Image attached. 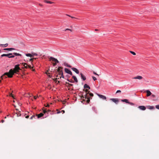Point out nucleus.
<instances>
[{"mask_svg":"<svg viewBox=\"0 0 159 159\" xmlns=\"http://www.w3.org/2000/svg\"><path fill=\"white\" fill-rule=\"evenodd\" d=\"M89 89H83V91L85 92V95H83L84 92H81L82 95L81 96V98L82 99V101H85V99H87L86 102L85 103V104L86 105L88 104H89L90 102V100L92 99V97L93 96V94L90 92L89 90Z\"/></svg>","mask_w":159,"mask_h":159,"instance_id":"1","label":"nucleus"},{"mask_svg":"<svg viewBox=\"0 0 159 159\" xmlns=\"http://www.w3.org/2000/svg\"><path fill=\"white\" fill-rule=\"evenodd\" d=\"M19 72V71L18 70H15V68L13 69H11L8 72L5 73L1 78L2 79L6 78V75H7L8 78H11L13 77V75L15 73H17Z\"/></svg>","mask_w":159,"mask_h":159,"instance_id":"2","label":"nucleus"},{"mask_svg":"<svg viewBox=\"0 0 159 159\" xmlns=\"http://www.w3.org/2000/svg\"><path fill=\"white\" fill-rule=\"evenodd\" d=\"M12 54H13L15 56H21L22 55L21 54H20L19 53H17L16 52H13V53H9L8 54H4L2 55L1 56V57H8L9 58H10V56L11 55H12Z\"/></svg>","mask_w":159,"mask_h":159,"instance_id":"3","label":"nucleus"},{"mask_svg":"<svg viewBox=\"0 0 159 159\" xmlns=\"http://www.w3.org/2000/svg\"><path fill=\"white\" fill-rule=\"evenodd\" d=\"M49 61H54L55 62L53 63H52L53 66H55L57 65V64L59 62V61L57 60V59L54 57H50L49 58Z\"/></svg>","mask_w":159,"mask_h":159,"instance_id":"4","label":"nucleus"},{"mask_svg":"<svg viewBox=\"0 0 159 159\" xmlns=\"http://www.w3.org/2000/svg\"><path fill=\"white\" fill-rule=\"evenodd\" d=\"M50 111L49 110H47L44 107H43V114H44V118H46V117L48 116V112Z\"/></svg>","mask_w":159,"mask_h":159,"instance_id":"5","label":"nucleus"},{"mask_svg":"<svg viewBox=\"0 0 159 159\" xmlns=\"http://www.w3.org/2000/svg\"><path fill=\"white\" fill-rule=\"evenodd\" d=\"M63 67L62 66H59L58 67L57 70V72H58V74L59 75H60V74H61V73H63Z\"/></svg>","mask_w":159,"mask_h":159,"instance_id":"6","label":"nucleus"},{"mask_svg":"<svg viewBox=\"0 0 159 159\" xmlns=\"http://www.w3.org/2000/svg\"><path fill=\"white\" fill-rule=\"evenodd\" d=\"M64 70L65 71L66 73L69 74L71 75H73V74L70 70L67 68H65Z\"/></svg>","mask_w":159,"mask_h":159,"instance_id":"7","label":"nucleus"},{"mask_svg":"<svg viewBox=\"0 0 159 159\" xmlns=\"http://www.w3.org/2000/svg\"><path fill=\"white\" fill-rule=\"evenodd\" d=\"M116 104H117L119 102V100L118 98H111L110 99Z\"/></svg>","mask_w":159,"mask_h":159,"instance_id":"8","label":"nucleus"},{"mask_svg":"<svg viewBox=\"0 0 159 159\" xmlns=\"http://www.w3.org/2000/svg\"><path fill=\"white\" fill-rule=\"evenodd\" d=\"M44 114H43V112H41L40 113L36 115V118H41L42 117H43V118H44Z\"/></svg>","mask_w":159,"mask_h":159,"instance_id":"9","label":"nucleus"},{"mask_svg":"<svg viewBox=\"0 0 159 159\" xmlns=\"http://www.w3.org/2000/svg\"><path fill=\"white\" fill-rule=\"evenodd\" d=\"M97 95L100 98H102L104 100H106L107 98L106 96L102 95L98 93H97Z\"/></svg>","mask_w":159,"mask_h":159,"instance_id":"10","label":"nucleus"},{"mask_svg":"<svg viewBox=\"0 0 159 159\" xmlns=\"http://www.w3.org/2000/svg\"><path fill=\"white\" fill-rule=\"evenodd\" d=\"M71 69L75 71L76 74H79V70L76 68L75 67H72L71 68Z\"/></svg>","mask_w":159,"mask_h":159,"instance_id":"11","label":"nucleus"},{"mask_svg":"<svg viewBox=\"0 0 159 159\" xmlns=\"http://www.w3.org/2000/svg\"><path fill=\"white\" fill-rule=\"evenodd\" d=\"M138 108L143 111L145 110L146 109V107L143 106H139L138 107Z\"/></svg>","mask_w":159,"mask_h":159,"instance_id":"12","label":"nucleus"},{"mask_svg":"<svg viewBox=\"0 0 159 159\" xmlns=\"http://www.w3.org/2000/svg\"><path fill=\"white\" fill-rule=\"evenodd\" d=\"M80 75H81V79L83 80L84 81L86 80V77L85 76L83 75V73H80Z\"/></svg>","mask_w":159,"mask_h":159,"instance_id":"13","label":"nucleus"},{"mask_svg":"<svg viewBox=\"0 0 159 159\" xmlns=\"http://www.w3.org/2000/svg\"><path fill=\"white\" fill-rule=\"evenodd\" d=\"M84 89H90V87L87 84H85L84 86Z\"/></svg>","mask_w":159,"mask_h":159,"instance_id":"14","label":"nucleus"},{"mask_svg":"<svg viewBox=\"0 0 159 159\" xmlns=\"http://www.w3.org/2000/svg\"><path fill=\"white\" fill-rule=\"evenodd\" d=\"M20 65V64H17V65H16L15 66V68H14L15 70H17L19 71V70H20L21 69L20 68V67H19Z\"/></svg>","mask_w":159,"mask_h":159,"instance_id":"15","label":"nucleus"},{"mask_svg":"<svg viewBox=\"0 0 159 159\" xmlns=\"http://www.w3.org/2000/svg\"><path fill=\"white\" fill-rule=\"evenodd\" d=\"M3 50H7L9 51H11L13 50H15V49L14 48H3Z\"/></svg>","mask_w":159,"mask_h":159,"instance_id":"16","label":"nucleus"},{"mask_svg":"<svg viewBox=\"0 0 159 159\" xmlns=\"http://www.w3.org/2000/svg\"><path fill=\"white\" fill-rule=\"evenodd\" d=\"M146 92L147 93V96L149 97L152 94V93L149 90H147L146 91Z\"/></svg>","mask_w":159,"mask_h":159,"instance_id":"17","label":"nucleus"},{"mask_svg":"<svg viewBox=\"0 0 159 159\" xmlns=\"http://www.w3.org/2000/svg\"><path fill=\"white\" fill-rule=\"evenodd\" d=\"M143 77L141 76L138 75L137 76L133 78L134 79H138L139 80H141L143 79Z\"/></svg>","mask_w":159,"mask_h":159,"instance_id":"18","label":"nucleus"},{"mask_svg":"<svg viewBox=\"0 0 159 159\" xmlns=\"http://www.w3.org/2000/svg\"><path fill=\"white\" fill-rule=\"evenodd\" d=\"M72 78L74 80V81L75 82L77 83L78 82V80L77 79L76 77L75 76L72 75Z\"/></svg>","mask_w":159,"mask_h":159,"instance_id":"19","label":"nucleus"},{"mask_svg":"<svg viewBox=\"0 0 159 159\" xmlns=\"http://www.w3.org/2000/svg\"><path fill=\"white\" fill-rule=\"evenodd\" d=\"M121 101L124 102H125L126 103H129V100L127 99H124L121 100Z\"/></svg>","mask_w":159,"mask_h":159,"instance_id":"20","label":"nucleus"},{"mask_svg":"<svg viewBox=\"0 0 159 159\" xmlns=\"http://www.w3.org/2000/svg\"><path fill=\"white\" fill-rule=\"evenodd\" d=\"M64 65L66 66L69 67L70 68L71 67V66L70 65L68 64V63H66V62H64Z\"/></svg>","mask_w":159,"mask_h":159,"instance_id":"21","label":"nucleus"},{"mask_svg":"<svg viewBox=\"0 0 159 159\" xmlns=\"http://www.w3.org/2000/svg\"><path fill=\"white\" fill-rule=\"evenodd\" d=\"M25 55L27 57H33V55H32V54L26 53L25 54Z\"/></svg>","mask_w":159,"mask_h":159,"instance_id":"22","label":"nucleus"},{"mask_svg":"<svg viewBox=\"0 0 159 159\" xmlns=\"http://www.w3.org/2000/svg\"><path fill=\"white\" fill-rule=\"evenodd\" d=\"M26 114H25L24 113L21 114L19 112L18 114H17V116H25L26 115Z\"/></svg>","mask_w":159,"mask_h":159,"instance_id":"23","label":"nucleus"},{"mask_svg":"<svg viewBox=\"0 0 159 159\" xmlns=\"http://www.w3.org/2000/svg\"><path fill=\"white\" fill-rule=\"evenodd\" d=\"M44 2L47 3H49V4H52L53 3V2H52L51 1H48V0H44Z\"/></svg>","mask_w":159,"mask_h":159,"instance_id":"24","label":"nucleus"},{"mask_svg":"<svg viewBox=\"0 0 159 159\" xmlns=\"http://www.w3.org/2000/svg\"><path fill=\"white\" fill-rule=\"evenodd\" d=\"M148 108L151 110L155 108V107L153 106H148Z\"/></svg>","mask_w":159,"mask_h":159,"instance_id":"25","label":"nucleus"},{"mask_svg":"<svg viewBox=\"0 0 159 159\" xmlns=\"http://www.w3.org/2000/svg\"><path fill=\"white\" fill-rule=\"evenodd\" d=\"M66 84L68 85V86L67 85L66 86L67 87H68L69 86H72L73 85V84H70L67 82H66Z\"/></svg>","mask_w":159,"mask_h":159,"instance_id":"26","label":"nucleus"},{"mask_svg":"<svg viewBox=\"0 0 159 159\" xmlns=\"http://www.w3.org/2000/svg\"><path fill=\"white\" fill-rule=\"evenodd\" d=\"M129 52L131 53L132 54L134 55H135L136 54V53L134 52H133V51H129Z\"/></svg>","mask_w":159,"mask_h":159,"instance_id":"27","label":"nucleus"},{"mask_svg":"<svg viewBox=\"0 0 159 159\" xmlns=\"http://www.w3.org/2000/svg\"><path fill=\"white\" fill-rule=\"evenodd\" d=\"M33 118H34V119H36V116H35V115H33V116H32L30 118V119H32Z\"/></svg>","mask_w":159,"mask_h":159,"instance_id":"28","label":"nucleus"},{"mask_svg":"<svg viewBox=\"0 0 159 159\" xmlns=\"http://www.w3.org/2000/svg\"><path fill=\"white\" fill-rule=\"evenodd\" d=\"M8 44L7 43H6L4 44H3V48H5L7 47L8 45Z\"/></svg>","mask_w":159,"mask_h":159,"instance_id":"29","label":"nucleus"},{"mask_svg":"<svg viewBox=\"0 0 159 159\" xmlns=\"http://www.w3.org/2000/svg\"><path fill=\"white\" fill-rule=\"evenodd\" d=\"M27 66H28V68H30V69H31L33 68V66H31L30 65H28Z\"/></svg>","mask_w":159,"mask_h":159,"instance_id":"30","label":"nucleus"},{"mask_svg":"<svg viewBox=\"0 0 159 159\" xmlns=\"http://www.w3.org/2000/svg\"><path fill=\"white\" fill-rule=\"evenodd\" d=\"M52 80L55 81L56 83L57 82V80H58V78H55V79H52Z\"/></svg>","mask_w":159,"mask_h":159,"instance_id":"31","label":"nucleus"},{"mask_svg":"<svg viewBox=\"0 0 159 159\" xmlns=\"http://www.w3.org/2000/svg\"><path fill=\"white\" fill-rule=\"evenodd\" d=\"M32 55H33V57L34 56H38V54L37 53H34V52H32Z\"/></svg>","mask_w":159,"mask_h":159,"instance_id":"32","label":"nucleus"},{"mask_svg":"<svg viewBox=\"0 0 159 159\" xmlns=\"http://www.w3.org/2000/svg\"><path fill=\"white\" fill-rule=\"evenodd\" d=\"M60 75H61V76L60 77V78H64V76L63 74V73H61V74H60Z\"/></svg>","mask_w":159,"mask_h":159,"instance_id":"33","label":"nucleus"},{"mask_svg":"<svg viewBox=\"0 0 159 159\" xmlns=\"http://www.w3.org/2000/svg\"><path fill=\"white\" fill-rule=\"evenodd\" d=\"M67 15L70 17L71 18H75V19H79L78 18H76L75 17H73V16H70V15Z\"/></svg>","mask_w":159,"mask_h":159,"instance_id":"34","label":"nucleus"},{"mask_svg":"<svg viewBox=\"0 0 159 159\" xmlns=\"http://www.w3.org/2000/svg\"><path fill=\"white\" fill-rule=\"evenodd\" d=\"M128 104H130V105H134V104L133 102H129V103H128Z\"/></svg>","mask_w":159,"mask_h":159,"instance_id":"35","label":"nucleus"},{"mask_svg":"<svg viewBox=\"0 0 159 159\" xmlns=\"http://www.w3.org/2000/svg\"><path fill=\"white\" fill-rule=\"evenodd\" d=\"M92 78L94 81H95L96 80H97L96 78L94 76H93Z\"/></svg>","mask_w":159,"mask_h":159,"instance_id":"36","label":"nucleus"},{"mask_svg":"<svg viewBox=\"0 0 159 159\" xmlns=\"http://www.w3.org/2000/svg\"><path fill=\"white\" fill-rule=\"evenodd\" d=\"M35 59L34 58H31L29 59V61H30L31 62H33L34 61V59Z\"/></svg>","mask_w":159,"mask_h":159,"instance_id":"37","label":"nucleus"},{"mask_svg":"<svg viewBox=\"0 0 159 159\" xmlns=\"http://www.w3.org/2000/svg\"><path fill=\"white\" fill-rule=\"evenodd\" d=\"M15 55H13V54H12V55H11L10 56V58H14V57H15Z\"/></svg>","mask_w":159,"mask_h":159,"instance_id":"38","label":"nucleus"},{"mask_svg":"<svg viewBox=\"0 0 159 159\" xmlns=\"http://www.w3.org/2000/svg\"><path fill=\"white\" fill-rule=\"evenodd\" d=\"M69 82L71 83H74V81L72 79H70V80Z\"/></svg>","mask_w":159,"mask_h":159,"instance_id":"39","label":"nucleus"},{"mask_svg":"<svg viewBox=\"0 0 159 159\" xmlns=\"http://www.w3.org/2000/svg\"><path fill=\"white\" fill-rule=\"evenodd\" d=\"M156 108L157 109L159 110V104L156 105Z\"/></svg>","mask_w":159,"mask_h":159,"instance_id":"40","label":"nucleus"},{"mask_svg":"<svg viewBox=\"0 0 159 159\" xmlns=\"http://www.w3.org/2000/svg\"><path fill=\"white\" fill-rule=\"evenodd\" d=\"M10 96L11 97H12L13 98H14V95L12 93H11L10 94Z\"/></svg>","mask_w":159,"mask_h":159,"instance_id":"41","label":"nucleus"},{"mask_svg":"<svg viewBox=\"0 0 159 159\" xmlns=\"http://www.w3.org/2000/svg\"><path fill=\"white\" fill-rule=\"evenodd\" d=\"M22 65L23 66H24L25 65H27V64L26 63H22Z\"/></svg>","mask_w":159,"mask_h":159,"instance_id":"42","label":"nucleus"},{"mask_svg":"<svg viewBox=\"0 0 159 159\" xmlns=\"http://www.w3.org/2000/svg\"><path fill=\"white\" fill-rule=\"evenodd\" d=\"M121 92V91L120 90H118L116 92V93H120Z\"/></svg>","mask_w":159,"mask_h":159,"instance_id":"43","label":"nucleus"},{"mask_svg":"<svg viewBox=\"0 0 159 159\" xmlns=\"http://www.w3.org/2000/svg\"><path fill=\"white\" fill-rule=\"evenodd\" d=\"M93 74L95 75H97L98 76L99 75H98L94 71H93Z\"/></svg>","mask_w":159,"mask_h":159,"instance_id":"44","label":"nucleus"},{"mask_svg":"<svg viewBox=\"0 0 159 159\" xmlns=\"http://www.w3.org/2000/svg\"><path fill=\"white\" fill-rule=\"evenodd\" d=\"M65 30V31H66V30H70V31H72V30H71V29H66V30Z\"/></svg>","mask_w":159,"mask_h":159,"instance_id":"45","label":"nucleus"},{"mask_svg":"<svg viewBox=\"0 0 159 159\" xmlns=\"http://www.w3.org/2000/svg\"><path fill=\"white\" fill-rule=\"evenodd\" d=\"M24 66V67H22L23 69H24V68H26V69L28 68L27 66H25V65Z\"/></svg>","mask_w":159,"mask_h":159,"instance_id":"46","label":"nucleus"},{"mask_svg":"<svg viewBox=\"0 0 159 159\" xmlns=\"http://www.w3.org/2000/svg\"><path fill=\"white\" fill-rule=\"evenodd\" d=\"M48 70H47L46 72H45V74L47 75H48V74H49V73H48Z\"/></svg>","mask_w":159,"mask_h":159,"instance_id":"47","label":"nucleus"},{"mask_svg":"<svg viewBox=\"0 0 159 159\" xmlns=\"http://www.w3.org/2000/svg\"><path fill=\"white\" fill-rule=\"evenodd\" d=\"M57 114H59V113H60L61 112V111H58V110H57Z\"/></svg>","mask_w":159,"mask_h":159,"instance_id":"48","label":"nucleus"},{"mask_svg":"<svg viewBox=\"0 0 159 159\" xmlns=\"http://www.w3.org/2000/svg\"><path fill=\"white\" fill-rule=\"evenodd\" d=\"M60 82L59 81L57 80V82H56L57 84H59L60 83Z\"/></svg>","mask_w":159,"mask_h":159,"instance_id":"49","label":"nucleus"},{"mask_svg":"<svg viewBox=\"0 0 159 159\" xmlns=\"http://www.w3.org/2000/svg\"><path fill=\"white\" fill-rule=\"evenodd\" d=\"M158 97H157V98H156V99H153V101H157L158 100Z\"/></svg>","mask_w":159,"mask_h":159,"instance_id":"50","label":"nucleus"},{"mask_svg":"<svg viewBox=\"0 0 159 159\" xmlns=\"http://www.w3.org/2000/svg\"><path fill=\"white\" fill-rule=\"evenodd\" d=\"M151 96L152 97H153V98H154L155 97V95H154V94H152V95H151Z\"/></svg>","mask_w":159,"mask_h":159,"instance_id":"51","label":"nucleus"},{"mask_svg":"<svg viewBox=\"0 0 159 159\" xmlns=\"http://www.w3.org/2000/svg\"><path fill=\"white\" fill-rule=\"evenodd\" d=\"M29 116L28 115H27L26 116H25V118H28L29 117Z\"/></svg>","mask_w":159,"mask_h":159,"instance_id":"52","label":"nucleus"},{"mask_svg":"<svg viewBox=\"0 0 159 159\" xmlns=\"http://www.w3.org/2000/svg\"><path fill=\"white\" fill-rule=\"evenodd\" d=\"M61 111V112H63V113H64L65 112L64 110H62Z\"/></svg>","mask_w":159,"mask_h":159,"instance_id":"53","label":"nucleus"},{"mask_svg":"<svg viewBox=\"0 0 159 159\" xmlns=\"http://www.w3.org/2000/svg\"><path fill=\"white\" fill-rule=\"evenodd\" d=\"M66 77L68 78H69L70 76H69L68 75H66Z\"/></svg>","mask_w":159,"mask_h":159,"instance_id":"54","label":"nucleus"},{"mask_svg":"<svg viewBox=\"0 0 159 159\" xmlns=\"http://www.w3.org/2000/svg\"><path fill=\"white\" fill-rule=\"evenodd\" d=\"M48 76L50 78H51V77H52V76L50 75H48Z\"/></svg>","mask_w":159,"mask_h":159,"instance_id":"55","label":"nucleus"},{"mask_svg":"<svg viewBox=\"0 0 159 159\" xmlns=\"http://www.w3.org/2000/svg\"><path fill=\"white\" fill-rule=\"evenodd\" d=\"M37 98V97L36 96H34V98L35 99H36Z\"/></svg>","mask_w":159,"mask_h":159,"instance_id":"56","label":"nucleus"},{"mask_svg":"<svg viewBox=\"0 0 159 159\" xmlns=\"http://www.w3.org/2000/svg\"><path fill=\"white\" fill-rule=\"evenodd\" d=\"M39 5L41 7H42L43 6V5L40 3H39Z\"/></svg>","mask_w":159,"mask_h":159,"instance_id":"57","label":"nucleus"},{"mask_svg":"<svg viewBox=\"0 0 159 159\" xmlns=\"http://www.w3.org/2000/svg\"><path fill=\"white\" fill-rule=\"evenodd\" d=\"M0 47H3V44H0Z\"/></svg>","mask_w":159,"mask_h":159,"instance_id":"58","label":"nucleus"},{"mask_svg":"<svg viewBox=\"0 0 159 159\" xmlns=\"http://www.w3.org/2000/svg\"><path fill=\"white\" fill-rule=\"evenodd\" d=\"M49 104H48L47 106H45L46 107H49Z\"/></svg>","mask_w":159,"mask_h":159,"instance_id":"59","label":"nucleus"},{"mask_svg":"<svg viewBox=\"0 0 159 159\" xmlns=\"http://www.w3.org/2000/svg\"><path fill=\"white\" fill-rule=\"evenodd\" d=\"M98 30H99L98 29H95V31H98Z\"/></svg>","mask_w":159,"mask_h":159,"instance_id":"60","label":"nucleus"},{"mask_svg":"<svg viewBox=\"0 0 159 159\" xmlns=\"http://www.w3.org/2000/svg\"><path fill=\"white\" fill-rule=\"evenodd\" d=\"M66 80L68 82H69V81H70V79H68V78Z\"/></svg>","mask_w":159,"mask_h":159,"instance_id":"61","label":"nucleus"},{"mask_svg":"<svg viewBox=\"0 0 159 159\" xmlns=\"http://www.w3.org/2000/svg\"><path fill=\"white\" fill-rule=\"evenodd\" d=\"M32 70L33 71H35V70L34 69H33Z\"/></svg>","mask_w":159,"mask_h":159,"instance_id":"62","label":"nucleus"},{"mask_svg":"<svg viewBox=\"0 0 159 159\" xmlns=\"http://www.w3.org/2000/svg\"><path fill=\"white\" fill-rule=\"evenodd\" d=\"M24 61L25 62L28 61H26V60H24Z\"/></svg>","mask_w":159,"mask_h":159,"instance_id":"63","label":"nucleus"},{"mask_svg":"<svg viewBox=\"0 0 159 159\" xmlns=\"http://www.w3.org/2000/svg\"><path fill=\"white\" fill-rule=\"evenodd\" d=\"M92 108H93H93H94V109H95V107H93Z\"/></svg>","mask_w":159,"mask_h":159,"instance_id":"64","label":"nucleus"}]
</instances>
